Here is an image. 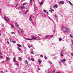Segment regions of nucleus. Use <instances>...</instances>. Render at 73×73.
Listing matches in <instances>:
<instances>
[{"instance_id": "1", "label": "nucleus", "mask_w": 73, "mask_h": 73, "mask_svg": "<svg viewBox=\"0 0 73 73\" xmlns=\"http://www.w3.org/2000/svg\"><path fill=\"white\" fill-rule=\"evenodd\" d=\"M4 18L5 21H9V19H8V18L7 17L5 16L4 17Z\"/></svg>"}, {"instance_id": "2", "label": "nucleus", "mask_w": 73, "mask_h": 73, "mask_svg": "<svg viewBox=\"0 0 73 73\" xmlns=\"http://www.w3.org/2000/svg\"><path fill=\"white\" fill-rule=\"evenodd\" d=\"M15 27L16 28H17V29H20V27H19V25L17 24V23H15Z\"/></svg>"}, {"instance_id": "3", "label": "nucleus", "mask_w": 73, "mask_h": 73, "mask_svg": "<svg viewBox=\"0 0 73 73\" xmlns=\"http://www.w3.org/2000/svg\"><path fill=\"white\" fill-rule=\"evenodd\" d=\"M65 29H66V31H64V32H67L68 31H69V30L68 29V28H67V27H65Z\"/></svg>"}, {"instance_id": "4", "label": "nucleus", "mask_w": 73, "mask_h": 73, "mask_svg": "<svg viewBox=\"0 0 73 73\" xmlns=\"http://www.w3.org/2000/svg\"><path fill=\"white\" fill-rule=\"evenodd\" d=\"M24 8H25V7L24 6H22L19 7L18 8V9H24Z\"/></svg>"}, {"instance_id": "5", "label": "nucleus", "mask_w": 73, "mask_h": 73, "mask_svg": "<svg viewBox=\"0 0 73 73\" xmlns=\"http://www.w3.org/2000/svg\"><path fill=\"white\" fill-rule=\"evenodd\" d=\"M33 0H30V2L29 3V4L30 5H32V1Z\"/></svg>"}, {"instance_id": "6", "label": "nucleus", "mask_w": 73, "mask_h": 73, "mask_svg": "<svg viewBox=\"0 0 73 73\" xmlns=\"http://www.w3.org/2000/svg\"><path fill=\"white\" fill-rule=\"evenodd\" d=\"M59 4H64V2L63 1H60L59 2Z\"/></svg>"}, {"instance_id": "7", "label": "nucleus", "mask_w": 73, "mask_h": 73, "mask_svg": "<svg viewBox=\"0 0 73 73\" xmlns=\"http://www.w3.org/2000/svg\"><path fill=\"white\" fill-rule=\"evenodd\" d=\"M32 15H31L29 19V20H30V21H32Z\"/></svg>"}, {"instance_id": "8", "label": "nucleus", "mask_w": 73, "mask_h": 73, "mask_svg": "<svg viewBox=\"0 0 73 73\" xmlns=\"http://www.w3.org/2000/svg\"><path fill=\"white\" fill-rule=\"evenodd\" d=\"M16 57H14L13 58V61H14V62H16Z\"/></svg>"}, {"instance_id": "9", "label": "nucleus", "mask_w": 73, "mask_h": 73, "mask_svg": "<svg viewBox=\"0 0 73 73\" xmlns=\"http://www.w3.org/2000/svg\"><path fill=\"white\" fill-rule=\"evenodd\" d=\"M17 46H19V47H21V48L22 47V46H21V45L20 44H17Z\"/></svg>"}, {"instance_id": "10", "label": "nucleus", "mask_w": 73, "mask_h": 73, "mask_svg": "<svg viewBox=\"0 0 73 73\" xmlns=\"http://www.w3.org/2000/svg\"><path fill=\"white\" fill-rule=\"evenodd\" d=\"M65 61H66V60L64 59H63L62 60H61V62H65Z\"/></svg>"}, {"instance_id": "11", "label": "nucleus", "mask_w": 73, "mask_h": 73, "mask_svg": "<svg viewBox=\"0 0 73 73\" xmlns=\"http://www.w3.org/2000/svg\"><path fill=\"white\" fill-rule=\"evenodd\" d=\"M25 62L26 64H27V65H29V64H28V61L27 60H26Z\"/></svg>"}, {"instance_id": "12", "label": "nucleus", "mask_w": 73, "mask_h": 73, "mask_svg": "<svg viewBox=\"0 0 73 73\" xmlns=\"http://www.w3.org/2000/svg\"><path fill=\"white\" fill-rule=\"evenodd\" d=\"M43 3H44V1L43 0H42L41 3H40V5H41L42 4H43Z\"/></svg>"}, {"instance_id": "13", "label": "nucleus", "mask_w": 73, "mask_h": 73, "mask_svg": "<svg viewBox=\"0 0 73 73\" xmlns=\"http://www.w3.org/2000/svg\"><path fill=\"white\" fill-rule=\"evenodd\" d=\"M32 40H36L37 38L35 37H32Z\"/></svg>"}, {"instance_id": "14", "label": "nucleus", "mask_w": 73, "mask_h": 73, "mask_svg": "<svg viewBox=\"0 0 73 73\" xmlns=\"http://www.w3.org/2000/svg\"><path fill=\"white\" fill-rule=\"evenodd\" d=\"M65 27H64V26L62 27L61 28V29H62V30H64V29H65Z\"/></svg>"}, {"instance_id": "15", "label": "nucleus", "mask_w": 73, "mask_h": 73, "mask_svg": "<svg viewBox=\"0 0 73 73\" xmlns=\"http://www.w3.org/2000/svg\"><path fill=\"white\" fill-rule=\"evenodd\" d=\"M6 59L8 61H9L10 59H9V58L8 57H7L6 58Z\"/></svg>"}, {"instance_id": "16", "label": "nucleus", "mask_w": 73, "mask_h": 73, "mask_svg": "<svg viewBox=\"0 0 73 73\" xmlns=\"http://www.w3.org/2000/svg\"><path fill=\"white\" fill-rule=\"evenodd\" d=\"M54 8H58V5H55L54 6Z\"/></svg>"}, {"instance_id": "17", "label": "nucleus", "mask_w": 73, "mask_h": 73, "mask_svg": "<svg viewBox=\"0 0 73 73\" xmlns=\"http://www.w3.org/2000/svg\"><path fill=\"white\" fill-rule=\"evenodd\" d=\"M38 62H39V63H41L42 62V61H41V60L40 59L38 60Z\"/></svg>"}, {"instance_id": "18", "label": "nucleus", "mask_w": 73, "mask_h": 73, "mask_svg": "<svg viewBox=\"0 0 73 73\" xmlns=\"http://www.w3.org/2000/svg\"><path fill=\"white\" fill-rule=\"evenodd\" d=\"M17 49H18L19 50V51H21V49H20V48L19 47H17Z\"/></svg>"}, {"instance_id": "19", "label": "nucleus", "mask_w": 73, "mask_h": 73, "mask_svg": "<svg viewBox=\"0 0 73 73\" xmlns=\"http://www.w3.org/2000/svg\"><path fill=\"white\" fill-rule=\"evenodd\" d=\"M26 40H32V39H28V38H26Z\"/></svg>"}, {"instance_id": "20", "label": "nucleus", "mask_w": 73, "mask_h": 73, "mask_svg": "<svg viewBox=\"0 0 73 73\" xmlns=\"http://www.w3.org/2000/svg\"><path fill=\"white\" fill-rule=\"evenodd\" d=\"M0 57H1V59H3V58H4V57H3V56L1 55H0Z\"/></svg>"}, {"instance_id": "21", "label": "nucleus", "mask_w": 73, "mask_h": 73, "mask_svg": "<svg viewBox=\"0 0 73 73\" xmlns=\"http://www.w3.org/2000/svg\"><path fill=\"white\" fill-rule=\"evenodd\" d=\"M68 2L71 5H73V4L72 3H71V2H70V1H69Z\"/></svg>"}, {"instance_id": "22", "label": "nucleus", "mask_w": 73, "mask_h": 73, "mask_svg": "<svg viewBox=\"0 0 73 73\" xmlns=\"http://www.w3.org/2000/svg\"><path fill=\"white\" fill-rule=\"evenodd\" d=\"M11 27L12 28H15V26H14L13 25H12V24H11Z\"/></svg>"}, {"instance_id": "23", "label": "nucleus", "mask_w": 73, "mask_h": 73, "mask_svg": "<svg viewBox=\"0 0 73 73\" xmlns=\"http://www.w3.org/2000/svg\"><path fill=\"white\" fill-rule=\"evenodd\" d=\"M62 39L61 38H59V41H62Z\"/></svg>"}, {"instance_id": "24", "label": "nucleus", "mask_w": 73, "mask_h": 73, "mask_svg": "<svg viewBox=\"0 0 73 73\" xmlns=\"http://www.w3.org/2000/svg\"><path fill=\"white\" fill-rule=\"evenodd\" d=\"M54 9H52V10H48V11H49L50 12H51V11H54Z\"/></svg>"}, {"instance_id": "25", "label": "nucleus", "mask_w": 73, "mask_h": 73, "mask_svg": "<svg viewBox=\"0 0 73 73\" xmlns=\"http://www.w3.org/2000/svg\"><path fill=\"white\" fill-rule=\"evenodd\" d=\"M9 39H10V40L11 42H13V40H12V39L11 38H10Z\"/></svg>"}, {"instance_id": "26", "label": "nucleus", "mask_w": 73, "mask_h": 73, "mask_svg": "<svg viewBox=\"0 0 73 73\" xmlns=\"http://www.w3.org/2000/svg\"><path fill=\"white\" fill-rule=\"evenodd\" d=\"M54 16L55 17H56H56H58V16H57L56 15H55Z\"/></svg>"}, {"instance_id": "27", "label": "nucleus", "mask_w": 73, "mask_h": 73, "mask_svg": "<svg viewBox=\"0 0 73 73\" xmlns=\"http://www.w3.org/2000/svg\"><path fill=\"white\" fill-rule=\"evenodd\" d=\"M31 60L32 61H35V60H34V59L33 58H31Z\"/></svg>"}, {"instance_id": "28", "label": "nucleus", "mask_w": 73, "mask_h": 73, "mask_svg": "<svg viewBox=\"0 0 73 73\" xmlns=\"http://www.w3.org/2000/svg\"><path fill=\"white\" fill-rule=\"evenodd\" d=\"M19 60H20V61H21V60H22V58L21 57H19Z\"/></svg>"}, {"instance_id": "29", "label": "nucleus", "mask_w": 73, "mask_h": 73, "mask_svg": "<svg viewBox=\"0 0 73 73\" xmlns=\"http://www.w3.org/2000/svg\"><path fill=\"white\" fill-rule=\"evenodd\" d=\"M28 59L29 60V61H31V58H30V57H28Z\"/></svg>"}, {"instance_id": "30", "label": "nucleus", "mask_w": 73, "mask_h": 73, "mask_svg": "<svg viewBox=\"0 0 73 73\" xmlns=\"http://www.w3.org/2000/svg\"><path fill=\"white\" fill-rule=\"evenodd\" d=\"M63 55H64V54L62 53L60 54V56H63Z\"/></svg>"}, {"instance_id": "31", "label": "nucleus", "mask_w": 73, "mask_h": 73, "mask_svg": "<svg viewBox=\"0 0 73 73\" xmlns=\"http://www.w3.org/2000/svg\"><path fill=\"white\" fill-rule=\"evenodd\" d=\"M70 37H71L72 38H73V36H72V35H70Z\"/></svg>"}, {"instance_id": "32", "label": "nucleus", "mask_w": 73, "mask_h": 73, "mask_svg": "<svg viewBox=\"0 0 73 73\" xmlns=\"http://www.w3.org/2000/svg\"><path fill=\"white\" fill-rule=\"evenodd\" d=\"M13 44H15V43L16 42V41H13Z\"/></svg>"}, {"instance_id": "33", "label": "nucleus", "mask_w": 73, "mask_h": 73, "mask_svg": "<svg viewBox=\"0 0 73 73\" xmlns=\"http://www.w3.org/2000/svg\"><path fill=\"white\" fill-rule=\"evenodd\" d=\"M26 5V4L25 3H24L22 4V5Z\"/></svg>"}, {"instance_id": "34", "label": "nucleus", "mask_w": 73, "mask_h": 73, "mask_svg": "<svg viewBox=\"0 0 73 73\" xmlns=\"http://www.w3.org/2000/svg\"><path fill=\"white\" fill-rule=\"evenodd\" d=\"M48 36H49V35H46V36H45V37L46 38H48Z\"/></svg>"}, {"instance_id": "35", "label": "nucleus", "mask_w": 73, "mask_h": 73, "mask_svg": "<svg viewBox=\"0 0 73 73\" xmlns=\"http://www.w3.org/2000/svg\"><path fill=\"white\" fill-rule=\"evenodd\" d=\"M44 12V13H46V11L44 10L43 11Z\"/></svg>"}, {"instance_id": "36", "label": "nucleus", "mask_w": 73, "mask_h": 73, "mask_svg": "<svg viewBox=\"0 0 73 73\" xmlns=\"http://www.w3.org/2000/svg\"><path fill=\"white\" fill-rule=\"evenodd\" d=\"M0 55H2V53L1 52V51H0Z\"/></svg>"}, {"instance_id": "37", "label": "nucleus", "mask_w": 73, "mask_h": 73, "mask_svg": "<svg viewBox=\"0 0 73 73\" xmlns=\"http://www.w3.org/2000/svg\"><path fill=\"white\" fill-rule=\"evenodd\" d=\"M44 58H45V59H48V58L46 56L44 57Z\"/></svg>"}, {"instance_id": "38", "label": "nucleus", "mask_w": 73, "mask_h": 73, "mask_svg": "<svg viewBox=\"0 0 73 73\" xmlns=\"http://www.w3.org/2000/svg\"><path fill=\"white\" fill-rule=\"evenodd\" d=\"M7 42L8 44H9V42L8 41H7Z\"/></svg>"}, {"instance_id": "39", "label": "nucleus", "mask_w": 73, "mask_h": 73, "mask_svg": "<svg viewBox=\"0 0 73 73\" xmlns=\"http://www.w3.org/2000/svg\"><path fill=\"white\" fill-rule=\"evenodd\" d=\"M40 57H43V55H40Z\"/></svg>"}, {"instance_id": "40", "label": "nucleus", "mask_w": 73, "mask_h": 73, "mask_svg": "<svg viewBox=\"0 0 73 73\" xmlns=\"http://www.w3.org/2000/svg\"><path fill=\"white\" fill-rule=\"evenodd\" d=\"M16 65H19V63H17L16 64Z\"/></svg>"}, {"instance_id": "41", "label": "nucleus", "mask_w": 73, "mask_h": 73, "mask_svg": "<svg viewBox=\"0 0 73 73\" xmlns=\"http://www.w3.org/2000/svg\"><path fill=\"white\" fill-rule=\"evenodd\" d=\"M31 53L32 54H34V53H33V51H32Z\"/></svg>"}, {"instance_id": "42", "label": "nucleus", "mask_w": 73, "mask_h": 73, "mask_svg": "<svg viewBox=\"0 0 73 73\" xmlns=\"http://www.w3.org/2000/svg\"><path fill=\"white\" fill-rule=\"evenodd\" d=\"M28 47H29V48H31V47L30 46H28Z\"/></svg>"}, {"instance_id": "43", "label": "nucleus", "mask_w": 73, "mask_h": 73, "mask_svg": "<svg viewBox=\"0 0 73 73\" xmlns=\"http://www.w3.org/2000/svg\"><path fill=\"white\" fill-rule=\"evenodd\" d=\"M17 5H18V4H17L15 6V7H17Z\"/></svg>"}, {"instance_id": "44", "label": "nucleus", "mask_w": 73, "mask_h": 73, "mask_svg": "<svg viewBox=\"0 0 73 73\" xmlns=\"http://www.w3.org/2000/svg\"><path fill=\"white\" fill-rule=\"evenodd\" d=\"M13 33H14V32H11V34H13Z\"/></svg>"}, {"instance_id": "45", "label": "nucleus", "mask_w": 73, "mask_h": 73, "mask_svg": "<svg viewBox=\"0 0 73 73\" xmlns=\"http://www.w3.org/2000/svg\"><path fill=\"white\" fill-rule=\"evenodd\" d=\"M38 69V70H40V68H39Z\"/></svg>"}, {"instance_id": "46", "label": "nucleus", "mask_w": 73, "mask_h": 73, "mask_svg": "<svg viewBox=\"0 0 73 73\" xmlns=\"http://www.w3.org/2000/svg\"><path fill=\"white\" fill-rule=\"evenodd\" d=\"M61 73V72H56V73Z\"/></svg>"}, {"instance_id": "47", "label": "nucleus", "mask_w": 73, "mask_h": 73, "mask_svg": "<svg viewBox=\"0 0 73 73\" xmlns=\"http://www.w3.org/2000/svg\"><path fill=\"white\" fill-rule=\"evenodd\" d=\"M71 56H73V53H72L71 54Z\"/></svg>"}, {"instance_id": "48", "label": "nucleus", "mask_w": 73, "mask_h": 73, "mask_svg": "<svg viewBox=\"0 0 73 73\" xmlns=\"http://www.w3.org/2000/svg\"><path fill=\"white\" fill-rule=\"evenodd\" d=\"M23 31H22L20 32L21 33H23Z\"/></svg>"}, {"instance_id": "49", "label": "nucleus", "mask_w": 73, "mask_h": 73, "mask_svg": "<svg viewBox=\"0 0 73 73\" xmlns=\"http://www.w3.org/2000/svg\"><path fill=\"white\" fill-rule=\"evenodd\" d=\"M1 10H2V9H0V13L1 12Z\"/></svg>"}, {"instance_id": "50", "label": "nucleus", "mask_w": 73, "mask_h": 73, "mask_svg": "<svg viewBox=\"0 0 73 73\" xmlns=\"http://www.w3.org/2000/svg\"><path fill=\"white\" fill-rule=\"evenodd\" d=\"M52 36H53L51 35L50 37H52Z\"/></svg>"}, {"instance_id": "51", "label": "nucleus", "mask_w": 73, "mask_h": 73, "mask_svg": "<svg viewBox=\"0 0 73 73\" xmlns=\"http://www.w3.org/2000/svg\"><path fill=\"white\" fill-rule=\"evenodd\" d=\"M31 47H32V44L31 45Z\"/></svg>"}, {"instance_id": "52", "label": "nucleus", "mask_w": 73, "mask_h": 73, "mask_svg": "<svg viewBox=\"0 0 73 73\" xmlns=\"http://www.w3.org/2000/svg\"><path fill=\"white\" fill-rule=\"evenodd\" d=\"M26 12H28V10H27Z\"/></svg>"}, {"instance_id": "53", "label": "nucleus", "mask_w": 73, "mask_h": 73, "mask_svg": "<svg viewBox=\"0 0 73 73\" xmlns=\"http://www.w3.org/2000/svg\"><path fill=\"white\" fill-rule=\"evenodd\" d=\"M62 53H63V52H64V50H62Z\"/></svg>"}, {"instance_id": "54", "label": "nucleus", "mask_w": 73, "mask_h": 73, "mask_svg": "<svg viewBox=\"0 0 73 73\" xmlns=\"http://www.w3.org/2000/svg\"><path fill=\"white\" fill-rule=\"evenodd\" d=\"M18 32H20V30H18Z\"/></svg>"}, {"instance_id": "55", "label": "nucleus", "mask_w": 73, "mask_h": 73, "mask_svg": "<svg viewBox=\"0 0 73 73\" xmlns=\"http://www.w3.org/2000/svg\"><path fill=\"white\" fill-rule=\"evenodd\" d=\"M1 72L2 73H3V71H1Z\"/></svg>"}, {"instance_id": "56", "label": "nucleus", "mask_w": 73, "mask_h": 73, "mask_svg": "<svg viewBox=\"0 0 73 73\" xmlns=\"http://www.w3.org/2000/svg\"><path fill=\"white\" fill-rule=\"evenodd\" d=\"M52 11H51V13H52Z\"/></svg>"}, {"instance_id": "57", "label": "nucleus", "mask_w": 73, "mask_h": 73, "mask_svg": "<svg viewBox=\"0 0 73 73\" xmlns=\"http://www.w3.org/2000/svg\"><path fill=\"white\" fill-rule=\"evenodd\" d=\"M71 41H72V42H73V40H71Z\"/></svg>"}, {"instance_id": "58", "label": "nucleus", "mask_w": 73, "mask_h": 73, "mask_svg": "<svg viewBox=\"0 0 73 73\" xmlns=\"http://www.w3.org/2000/svg\"><path fill=\"white\" fill-rule=\"evenodd\" d=\"M1 33H0V36H1Z\"/></svg>"}, {"instance_id": "59", "label": "nucleus", "mask_w": 73, "mask_h": 73, "mask_svg": "<svg viewBox=\"0 0 73 73\" xmlns=\"http://www.w3.org/2000/svg\"><path fill=\"white\" fill-rule=\"evenodd\" d=\"M50 9H51V10L52 9V8H50Z\"/></svg>"}, {"instance_id": "60", "label": "nucleus", "mask_w": 73, "mask_h": 73, "mask_svg": "<svg viewBox=\"0 0 73 73\" xmlns=\"http://www.w3.org/2000/svg\"><path fill=\"white\" fill-rule=\"evenodd\" d=\"M50 64H52V62H51L50 63Z\"/></svg>"}, {"instance_id": "61", "label": "nucleus", "mask_w": 73, "mask_h": 73, "mask_svg": "<svg viewBox=\"0 0 73 73\" xmlns=\"http://www.w3.org/2000/svg\"><path fill=\"white\" fill-rule=\"evenodd\" d=\"M72 44H73V42L72 43Z\"/></svg>"}, {"instance_id": "62", "label": "nucleus", "mask_w": 73, "mask_h": 73, "mask_svg": "<svg viewBox=\"0 0 73 73\" xmlns=\"http://www.w3.org/2000/svg\"><path fill=\"white\" fill-rule=\"evenodd\" d=\"M33 19L34 18V17H33Z\"/></svg>"}, {"instance_id": "63", "label": "nucleus", "mask_w": 73, "mask_h": 73, "mask_svg": "<svg viewBox=\"0 0 73 73\" xmlns=\"http://www.w3.org/2000/svg\"><path fill=\"white\" fill-rule=\"evenodd\" d=\"M60 63H61V62H60Z\"/></svg>"}]
</instances>
